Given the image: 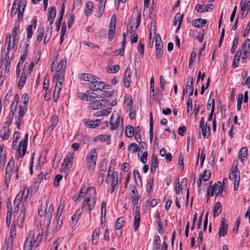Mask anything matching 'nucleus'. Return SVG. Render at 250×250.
I'll use <instances>...</instances> for the list:
<instances>
[{
    "mask_svg": "<svg viewBox=\"0 0 250 250\" xmlns=\"http://www.w3.org/2000/svg\"><path fill=\"white\" fill-rule=\"evenodd\" d=\"M129 195L130 197L131 203L134 206L133 215H134L133 227L135 230L139 228L140 221V213L139 208L141 203V199L139 197L138 192L136 187L134 186H129Z\"/></svg>",
    "mask_w": 250,
    "mask_h": 250,
    "instance_id": "nucleus-1",
    "label": "nucleus"
},
{
    "mask_svg": "<svg viewBox=\"0 0 250 250\" xmlns=\"http://www.w3.org/2000/svg\"><path fill=\"white\" fill-rule=\"evenodd\" d=\"M53 211V205L50 204L47 208L46 203L44 204L42 203L41 205V208L38 211V214L40 216L46 215L44 223L47 225V227L50 225Z\"/></svg>",
    "mask_w": 250,
    "mask_h": 250,
    "instance_id": "nucleus-2",
    "label": "nucleus"
},
{
    "mask_svg": "<svg viewBox=\"0 0 250 250\" xmlns=\"http://www.w3.org/2000/svg\"><path fill=\"white\" fill-rule=\"evenodd\" d=\"M97 158L98 154L95 148L91 149L89 151L84 162L86 169L90 171H93L96 167Z\"/></svg>",
    "mask_w": 250,
    "mask_h": 250,
    "instance_id": "nucleus-3",
    "label": "nucleus"
},
{
    "mask_svg": "<svg viewBox=\"0 0 250 250\" xmlns=\"http://www.w3.org/2000/svg\"><path fill=\"white\" fill-rule=\"evenodd\" d=\"M109 126L111 130L118 129L122 133L124 130L123 119L121 117L119 113H114L112 114L110 119Z\"/></svg>",
    "mask_w": 250,
    "mask_h": 250,
    "instance_id": "nucleus-4",
    "label": "nucleus"
},
{
    "mask_svg": "<svg viewBox=\"0 0 250 250\" xmlns=\"http://www.w3.org/2000/svg\"><path fill=\"white\" fill-rule=\"evenodd\" d=\"M105 182L110 185V188L109 189V192L110 193H112L118 184V172H110V169L109 168L105 179Z\"/></svg>",
    "mask_w": 250,
    "mask_h": 250,
    "instance_id": "nucleus-5",
    "label": "nucleus"
},
{
    "mask_svg": "<svg viewBox=\"0 0 250 250\" xmlns=\"http://www.w3.org/2000/svg\"><path fill=\"white\" fill-rule=\"evenodd\" d=\"M26 5V1L25 0H20L17 8L12 7L10 16L13 18L17 13L18 20L19 22H20L22 19Z\"/></svg>",
    "mask_w": 250,
    "mask_h": 250,
    "instance_id": "nucleus-6",
    "label": "nucleus"
},
{
    "mask_svg": "<svg viewBox=\"0 0 250 250\" xmlns=\"http://www.w3.org/2000/svg\"><path fill=\"white\" fill-rule=\"evenodd\" d=\"M74 156L75 153L73 152H69L66 155L61 167L62 172L67 173L69 169L72 167Z\"/></svg>",
    "mask_w": 250,
    "mask_h": 250,
    "instance_id": "nucleus-7",
    "label": "nucleus"
},
{
    "mask_svg": "<svg viewBox=\"0 0 250 250\" xmlns=\"http://www.w3.org/2000/svg\"><path fill=\"white\" fill-rule=\"evenodd\" d=\"M15 167L14 159L12 158L10 159L6 167V173L5 176V185L6 188H8L11 178L12 177L13 170Z\"/></svg>",
    "mask_w": 250,
    "mask_h": 250,
    "instance_id": "nucleus-8",
    "label": "nucleus"
},
{
    "mask_svg": "<svg viewBox=\"0 0 250 250\" xmlns=\"http://www.w3.org/2000/svg\"><path fill=\"white\" fill-rule=\"evenodd\" d=\"M18 41L16 39L13 38L12 42L11 43V35L8 33L6 35L5 46H7V53L9 51L14 50L15 51L17 50L18 46Z\"/></svg>",
    "mask_w": 250,
    "mask_h": 250,
    "instance_id": "nucleus-9",
    "label": "nucleus"
},
{
    "mask_svg": "<svg viewBox=\"0 0 250 250\" xmlns=\"http://www.w3.org/2000/svg\"><path fill=\"white\" fill-rule=\"evenodd\" d=\"M27 110L25 107H19L18 115L16 116L15 121L17 128L21 129V124L23 123V118L25 115Z\"/></svg>",
    "mask_w": 250,
    "mask_h": 250,
    "instance_id": "nucleus-10",
    "label": "nucleus"
},
{
    "mask_svg": "<svg viewBox=\"0 0 250 250\" xmlns=\"http://www.w3.org/2000/svg\"><path fill=\"white\" fill-rule=\"evenodd\" d=\"M83 188V196L85 197L84 200H89L91 199H96V192L95 188L93 187H90L87 188Z\"/></svg>",
    "mask_w": 250,
    "mask_h": 250,
    "instance_id": "nucleus-11",
    "label": "nucleus"
},
{
    "mask_svg": "<svg viewBox=\"0 0 250 250\" xmlns=\"http://www.w3.org/2000/svg\"><path fill=\"white\" fill-rule=\"evenodd\" d=\"M34 239V232L33 231H30L25 241L24 245L23 247L24 250H32L33 248L35 249V247H33V243H32Z\"/></svg>",
    "mask_w": 250,
    "mask_h": 250,
    "instance_id": "nucleus-12",
    "label": "nucleus"
},
{
    "mask_svg": "<svg viewBox=\"0 0 250 250\" xmlns=\"http://www.w3.org/2000/svg\"><path fill=\"white\" fill-rule=\"evenodd\" d=\"M28 134H26L25 135V137L23 139H22L20 143V154L18 158H20L24 156L26 153L27 150V142H28Z\"/></svg>",
    "mask_w": 250,
    "mask_h": 250,
    "instance_id": "nucleus-13",
    "label": "nucleus"
},
{
    "mask_svg": "<svg viewBox=\"0 0 250 250\" xmlns=\"http://www.w3.org/2000/svg\"><path fill=\"white\" fill-rule=\"evenodd\" d=\"M214 5L212 4L209 3L205 6L200 4H197L195 6V10L198 12H210L213 9Z\"/></svg>",
    "mask_w": 250,
    "mask_h": 250,
    "instance_id": "nucleus-14",
    "label": "nucleus"
},
{
    "mask_svg": "<svg viewBox=\"0 0 250 250\" xmlns=\"http://www.w3.org/2000/svg\"><path fill=\"white\" fill-rule=\"evenodd\" d=\"M240 173L238 169L237 166L236 165L234 166L233 164L231 167L230 174L229 176V180L232 181L233 179L240 180Z\"/></svg>",
    "mask_w": 250,
    "mask_h": 250,
    "instance_id": "nucleus-15",
    "label": "nucleus"
},
{
    "mask_svg": "<svg viewBox=\"0 0 250 250\" xmlns=\"http://www.w3.org/2000/svg\"><path fill=\"white\" fill-rule=\"evenodd\" d=\"M156 54L157 56L160 58L163 54V44L161 39L159 40L156 37L155 40Z\"/></svg>",
    "mask_w": 250,
    "mask_h": 250,
    "instance_id": "nucleus-16",
    "label": "nucleus"
},
{
    "mask_svg": "<svg viewBox=\"0 0 250 250\" xmlns=\"http://www.w3.org/2000/svg\"><path fill=\"white\" fill-rule=\"evenodd\" d=\"M96 199H91L89 200H84L82 205V208H85V209L91 211L95 207Z\"/></svg>",
    "mask_w": 250,
    "mask_h": 250,
    "instance_id": "nucleus-17",
    "label": "nucleus"
},
{
    "mask_svg": "<svg viewBox=\"0 0 250 250\" xmlns=\"http://www.w3.org/2000/svg\"><path fill=\"white\" fill-rule=\"evenodd\" d=\"M106 85L105 83L103 82H99L97 81V83H96L94 84H89L88 88L95 90L96 92H100V91L103 90V89H105Z\"/></svg>",
    "mask_w": 250,
    "mask_h": 250,
    "instance_id": "nucleus-18",
    "label": "nucleus"
},
{
    "mask_svg": "<svg viewBox=\"0 0 250 250\" xmlns=\"http://www.w3.org/2000/svg\"><path fill=\"white\" fill-rule=\"evenodd\" d=\"M227 221L225 218H223L222 219L221 223L220 226L218 234L220 236H224L227 233Z\"/></svg>",
    "mask_w": 250,
    "mask_h": 250,
    "instance_id": "nucleus-19",
    "label": "nucleus"
},
{
    "mask_svg": "<svg viewBox=\"0 0 250 250\" xmlns=\"http://www.w3.org/2000/svg\"><path fill=\"white\" fill-rule=\"evenodd\" d=\"M85 125L89 128H96L100 123L101 120L96 119L95 121L87 119L83 120Z\"/></svg>",
    "mask_w": 250,
    "mask_h": 250,
    "instance_id": "nucleus-20",
    "label": "nucleus"
},
{
    "mask_svg": "<svg viewBox=\"0 0 250 250\" xmlns=\"http://www.w3.org/2000/svg\"><path fill=\"white\" fill-rule=\"evenodd\" d=\"M193 78L192 76L188 77L186 86V92H189V96H192L193 93Z\"/></svg>",
    "mask_w": 250,
    "mask_h": 250,
    "instance_id": "nucleus-21",
    "label": "nucleus"
},
{
    "mask_svg": "<svg viewBox=\"0 0 250 250\" xmlns=\"http://www.w3.org/2000/svg\"><path fill=\"white\" fill-rule=\"evenodd\" d=\"M53 81L57 83L62 84L63 82V74L62 70H58L53 76Z\"/></svg>",
    "mask_w": 250,
    "mask_h": 250,
    "instance_id": "nucleus-22",
    "label": "nucleus"
},
{
    "mask_svg": "<svg viewBox=\"0 0 250 250\" xmlns=\"http://www.w3.org/2000/svg\"><path fill=\"white\" fill-rule=\"evenodd\" d=\"M32 24L28 25L26 28L27 38L30 39L32 38L33 35V27L35 29L37 26V20L35 18L31 21Z\"/></svg>",
    "mask_w": 250,
    "mask_h": 250,
    "instance_id": "nucleus-23",
    "label": "nucleus"
},
{
    "mask_svg": "<svg viewBox=\"0 0 250 250\" xmlns=\"http://www.w3.org/2000/svg\"><path fill=\"white\" fill-rule=\"evenodd\" d=\"M56 15V8L54 7H50L48 9V12L47 14V19L49 21V23L51 25L54 21V20Z\"/></svg>",
    "mask_w": 250,
    "mask_h": 250,
    "instance_id": "nucleus-24",
    "label": "nucleus"
},
{
    "mask_svg": "<svg viewBox=\"0 0 250 250\" xmlns=\"http://www.w3.org/2000/svg\"><path fill=\"white\" fill-rule=\"evenodd\" d=\"M25 209L21 210L17 219V225L20 228L23 227V223L25 219Z\"/></svg>",
    "mask_w": 250,
    "mask_h": 250,
    "instance_id": "nucleus-25",
    "label": "nucleus"
},
{
    "mask_svg": "<svg viewBox=\"0 0 250 250\" xmlns=\"http://www.w3.org/2000/svg\"><path fill=\"white\" fill-rule=\"evenodd\" d=\"M101 230L99 228H96L94 230L91 238L92 244L96 245L98 243V239Z\"/></svg>",
    "mask_w": 250,
    "mask_h": 250,
    "instance_id": "nucleus-26",
    "label": "nucleus"
},
{
    "mask_svg": "<svg viewBox=\"0 0 250 250\" xmlns=\"http://www.w3.org/2000/svg\"><path fill=\"white\" fill-rule=\"evenodd\" d=\"M130 69L128 68H127L126 71L125 72V76L124 78V86L126 88H128L130 85Z\"/></svg>",
    "mask_w": 250,
    "mask_h": 250,
    "instance_id": "nucleus-27",
    "label": "nucleus"
},
{
    "mask_svg": "<svg viewBox=\"0 0 250 250\" xmlns=\"http://www.w3.org/2000/svg\"><path fill=\"white\" fill-rule=\"evenodd\" d=\"M51 125L47 129V131H52L58 124V118L57 115H53L50 120Z\"/></svg>",
    "mask_w": 250,
    "mask_h": 250,
    "instance_id": "nucleus-28",
    "label": "nucleus"
},
{
    "mask_svg": "<svg viewBox=\"0 0 250 250\" xmlns=\"http://www.w3.org/2000/svg\"><path fill=\"white\" fill-rule=\"evenodd\" d=\"M13 235L9 234L8 237L5 241L4 245L6 247V250H13Z\"/></svg>",
    "mask_w": 250,
    "mask_h": 250,
    "instance_id": "nucleus-29",
    "label": "nucleus"
},
{
    "mask_svg": "<svg viewBox=\"0 0 250 250\" xmlns=\"http://www.w3.org/2000/svg\"><path fill=\"white\" fill-rule=\"evenodd\" d=\"M30 190L27 188H24L23 190H21L17 195H20V198L22 199V201L25 202L28 197Z\"/></svg>",
    "mask_w": 250,
    "mask_h": 250,
    "instance_id": "nucleus-30",
    "label": "nucleus"
},
{
    "mask_svg": "<svg viewBox=\"0 0 250 250\" xmlns=\"http://www.w3.org/2000/svg\"><path fill=\"white\" fill-rule=\"evenodd\" d=\"M94 4L91 1H88L86 3V9L84 11V14L86 17L90 16L93 12Z\"/></svg>",
    "mask_w": 250,
    "mask_h": 250,
    "instance_id": "nucleus-31",
    "label": "nucleus"
},
{
    "mask_svg": "<svg viewBox=\"0 0 250 250\" xmlns=\"http://www.w3.org/2000/svg\"><path fill=\"white\" fill-rule=\"evenodd\" d=\"M158 166L157 157L153 155L151 157L150 171L153 173L155 172L157 167Z\"/></svg>",
    "mask_w": 250,
    "mask_h": 250,
    "instance_id": "nucleus-32",
    "label": "nucleus"
},
{
    "mask_svg": "<svg viewBox=\"0 0 250 250\" xmlns=\"http://www.w3.org/2000/svg\"><path fill=\"white\" fill-rule=\"evenodd\" d=\"M183 18V14L181 15L179 13H177L174 19V25H176L178 22V27L176 28V30L178 31L180 28L182 21Z\"/></svg>",
    "mask_w": 250,
    "mask_h": 250,
    "instance_id": "nucleus-33",
    "label": "nucleus"
},
{
    "mask_svg": "<svg viewBox=\"0 0 250 250\" xmlns=\"http://www.w3.org/2000/svg\"><path fill=\"white\" fill-rule=\"evenodd\" d=\"M44 28L43 25H41L37 30V37L36 42L40 43L42 40L44 35Z\"/></svg>",
    "mask_w": 250,
    "mask_h": 250,
    "instance_id": "nucleus-34",
    "label": "nucleus"
},
{
    "mask_svg": "<svg viewBox=\"0 0 250 250\" xmlns=\"http://www.w3.org/2000/svg\"><path fill=\"white\" fill-rule=\"evenodd\" d=\"M153 179H149L146 184V189L147 196L150 198L152 196L153 190Z\"/></svg>",
    "mask_w": 250,
    "mask_h": 250,
    "instance_id": "nucleus-35",
    "label": "nucleus"
},
{
    "mask_svg": "<svg viewBox=\"0 0 250 250\" xmlns=\"http://www.w3.org/2000/svg\"><path fill=\"white\" fill-rule=\"evenodd\" d=\"M248 154V148L247 147H243L239 152V158L242 163H244L245 160L244 158H246Z\"/></svg>",
    "mask_w": 250,
    "mask_h": 250,
    "instance_id": "nucleus-36",
    "label": "nucleus"
},
{
    "mask_svg": "<svg viewBox=\"0 0 250 250\" xmlns=\"http://www.w3.org/2000/svg\"><path fill=\"white\" fill-rule=\"evenodd\" d=\"M211 188H214L216 196H218L220 194H222L223 189L221 182H218L216 184L214 185L213 187H211Z\"/></svg>",
    "mask_w": 250,
    "mask_h": 250,
    "instance_id": "nucleus-37",
    "label": "nucleus"
},
{
    "mask_svg": "<svg viewBox=\"0 0 250 250\" xmlns=\"http://www.w3.org/2000/svg\"><path fill=\"white\" fill-rule=\"evenodd\" d=\"M222 211V206L220 202H217L214 207L213 217L218 216Z\"/></svg>",
    "mask_w": 250,
    "mask_h": 250,
    "instance_id": "nucleus-38",
    "label": "nucleus"
},
{
    "mask_svg": "<svg viewBox=\"0 0 250 250\" xmlns=\"http://www.w3.org/2000/svg\"><path fill=\"white\" fill-rule=\"evenodd\" d=\"M156 222L157 224L158 229L157 230L160 234H162L164 232V230L163 228V223L161 221V219L160 218V214L157 213L156 215Z\"/></svg>",
    "mask_w": 250,
    "mask_h": 250,
    "instance_id": "nucleus-39",
    "label": "nucleus"
},
{
    "mask_svg": "<svg viewBox=\"0 0 250 250\" xmlns=\"http://www.w3.org/2000/svg\"><path fill=\"white\" fill-rule=\"evenodd\" d=\"M202 130V133L203 137L205 138H208L210 135V126L208 125L207 123L205 124V126L203 127L200 128Z\"/></svg>",
    "mask_w": 250,
    "mask_h": 250,
    "instance_id": "nucleus-40",
    "label": "nucleus"
},
{
    "mask_svg": "<svg viewBox=\"0 0 250 250\" xmlns=\"http://www.w3.org/2000/svg\"><path fill=\"white\" fill-rule=\"evenodd\" d=\"M131 20L133 21V22H134V23L132 24L131 27V29H132L134 26L135 31L136 29H137V28L138 27L140 24V15H137L135 18L134 17L133 18H132Z\"/></svg>",
    "mask_w": 250,
    "mask_h": 250,
    "instance_id": "nucleus-41",
    "label": "nucleus"
},
{
    "mask_svg": "<svg viewBox=\"0 0 250 250\" xmlns=\"http://www.w3.org/2000/svg\"><path fill=\"white\" fill-rule=\"evenodd\" d=\"M124 103L126 104L128 109H131L133 104V101L132 97L130 95H128L125 97Z\"/></svg>",
    "mask_w": 250,
    "mask_h": 250,
    "instance_id": "nucleus-42",
    "label": "nucleus"
},
{
    "mask_svg": "<svg viewBox=\"0 0 250 250\" xmlns=\"http://www.w3.org/2000/svg\"><path fill=\"white\" fill-rule=\"evenodd\" d=\"M161 243V239L158 235H155L154 237L153 241V249L155 250H158L160 249V246Z\"/></svg>",
    "mask_w": 250,
    "mask_h": 250,
    "instance_id": "nucleus-43",
    "label": "nucleus"
},
{
    "mask_svg": "<svg viewBox=\"0 0 250 250\" xmlns=\"http://www.w3.org/2000/svg\"><path fill=\"white\" fill-rule=\"evenodd\" d=\"M29 96L27 93H24L22 95L21 101L23 103V105H20L19 107H26V109L27 110V105L29 102Z\"/></svg>",
    "mask_w": 250,
    "mask_h": 250,
    "instance_id": "nucleus-44",
    "label": "nucleus"
},
{
    "mask_svg": "<svg viewBox=\"0 0 250 250\" xmlns=\"http://www.w3.org/2000/svg\"><path fill=\"white\" fill-rule=\"evenodd\" d=\"M242 49L245 53L250 52V39H247L242 44Z\"/></svg>",
    "mask_w": 250,
    "mask_h": 250,
    "instance_id": "nucleus-45",
    "label": "nucleus"
},
{
    "mask_svg": "<svg viewBox=\"0 0 250 250\" xmlns=\"http://www.w3.org/2000/svg\"><path fill=\"white\" fill-rule=\"evenodd\" d=\"M19 98H20V97H19V95L18 94H16L14 96L13 99V101H12L11 105V109H13V110H16L17 105H18L19 101Z\"/></svg>",
    "mask_w": 250,
    "mask_h": 250,
    "instance_id": "nucleus-46",
    "label": "nucleus"
},
{
    "mask_svg": "<svg viewBox=\"0 0 250 250\" xmlns=\"http://www.w3.org/2000/svg\"><path fill=\"white\" fill-rule=\"evenodd\" d=\"M128 150H131L132 153H135L138 151H140L139 146L136 143L130 144L127 148Z\"/></svg>",
    "mask_w": 250,
    "mask_h": 250,
    "instance_id": "nucleus-47",
    "label": "nucleus"
},
{
    "mask_svg": "<svg viewBox=\"0 0 250 250\" xmlns=\"http://www.w3.org/2000/svg\"><path fill=\"white\" fill-rule=\"evenodd\" d=\"M20 195H17L14 201V211H18L19 205H20V203L21 201H22V199H21L20 197Z\"/></svg>",
    "mask_w": 250,
    "mask_h": 250,
    "instance_id": "nucleus-48",
    "label": "nucleus"
},
{
    "mask_svg": "<svg viewBox=\"0 0 250 250\" xmlns=\"http://www.w3.org/2000/svg\"><path fill=\"white\" fill-rule=\"evenodd\" d=\"M89 104V108L92 110H98L100 109L99 101H92Z\"/></svg>",
    "mask_w": 250,
    "mask_h": 250,
    "instance_id": "nucleus-49",
    "label": "nucleus"
},
{
    "mask_svg": "<svg viewBox=\"0 0 250 250\" xmlns=\"http://www.w3.org/2000/svg\"><path fill=\"white\" fill-rule=\"evenodd\" d=\"M0 136L3 140H8L9 138L8 129L6 127H3L0 132Z\"/></svg>",
    "mask_w": 250,
    "mask_h": 250,
    "instance_id": "nucleus-50",
    "label": "nucleus"
},
{
    "mask_svg": "<svg viewBox=\"0 0 250 250\" xmlns=\"http://www.w3.org/2000/svg\"><path fill=\"white\" fill-rule=\"evenodd\" d=\"M52 35V29L49 27L46 28V33L44 38L43 43L44 44H46L49 41Z\"/></svg>",
    "mask_w": 250,
    "mask_h": 250,
    "instance_id": "nucleus-51",
    "label": "nucleus"
},
{
    "mask_svg": "<svg viewBox=\"0 0 250 250\" xmlns=\"http://www.w3.org/2000/svg\"><path fill=\"white\" fill-rule=\"evenodd\" d=\"M125 222V218L123 217H121L118 218L115 223V228L117 229H120L123 227V223Z\"/></svg>",
    "mask_w": 250,
    "mask_h": 250,
    "instance_id": "nucleus-52",
    "label": "nucleus"
},
{
    "mask_svg": "<svg viewBox=\"0 0 250 250\" xmlns=\"http://www.w3.org/2000/svg\"><path fill=\"white\" fill-rule=\"evenodd\" d=\"M116 26L109 25L108 30V40L111 41L114 38Z\"/></svg>",
    "mask_w": 250,
    "mask_h": 250,
    "instance_id": "nucleus-53",
    "label": "nucleus"
},
{
    "mask_svg": "<svg viewBox=\"0 0 250 250\" xmlns=\"http://www.w3.org/2000/svg\"><path fill=\"white\" fill-rule=\"evenodd\" d=\"M210 176V171L208 169L205 170L203 174L200 175V177L203 179L204 181H207Z\"/></svg>",
    "mask_w": 250,
    "mask_h": 250,
    "instance_id": "nucleus-54",
    "label": "nucleus"
},
{
    "mask_svg": "<svg viewBox=\"0 0 250 250\" xmlns=\"http://www.w3.org/2000/svg\"><path fill=\"white\" fill-rule=\"evenodd\" d=\"M125 134L126 136L128 138L132 137L134 134L133 127L131 126L127 125L125 129Z\"/></svg>",
    "mask_w": 250,
    "mask_h": 250,
    "instance_id": "nucleus-55",
    "label": "nucleus"
},
{
    "mask_svg": "<svg viewBox=\"0 0 250 250\" xmlns=\"http://www.w3.org/2000/svg\"><path fill=\"white\" fill-rule=\"evenodd\" d=\"M42 238V232L39 233L36 240L33 242V247L36 249L39 245Z\"/></svg>",
    "mask_w": 250,
    "mask_h": 250,
    "instance_id": "nucleus-56",
    "label": "nucleus"
},
{
    "mask_svg": "<svg viewBox=\"0 0 250 250\" xmlns=\"http://www.w3.org/2000/svg\"><path fill=\"white\" fill-rule=\"evenodd\" d=\"M63 207H64V205H62V203H61L59 205V206L58 207V208H57V214H56V218H62L61 216H62V214L63 211Z\"/></svg>",
    "mask_w": 250,
    "mask_h": 250,
    "instance_id": "nucleus-57",
    "label": "nucleus"
},
{
    "mask_svg": "<svg viewBox=\"0 0 250 250\" xmlns=\"http://www.w3.org/2000/svg\"><path fill=\"white\" fill-rule=\"evenodd\" d=\"M238 36H236L234 37L233 39L232 45L230 50V52L232 54L234 53L236 50V48L238 42Z\"/></svg>",
    "mask_w": 250,
    "mask_h": 250,
    "instance_id": "nucleus-58",
    "label": "nucleus"
},
{
    "mask_svg": "<svg viewBox=\"0 0 250 250\" xmlns=\"http://www.w3.org/2000/svg\"><path fill=\"white\" fill-rule=\"evenodd\" d=\"M99 105L100 109L104 107H106L110 103V100L109 99H101L99 100Z\"/></svg>",
    "mask_w": 250,
    "mask_h": 250,
    "instance_id": "nucleus-59",
    "label": "nucleus"
},
{
    "mask_svg": "<svg viewBox=\"0 0 250 250\" xmlns=\"http://www.w3.org/2000/svg\"><path fill=\"white\" fill-rule=\"evenodd\" d=\"M15 110H13V109H11L7 117V121L6 122V123H7L8 124H11L12 123V122L13 120L14 115L15 114Z\"/></svg>",
    "mask_w": 250,
    "mask_h": 250,
    "instance_id": "nucleus-60",
    "label": "nucleus"
},
{
    "mask_svg": "<svg viewBox=\"0 0 250 250\" xmlns=\"http://www.w3.org/2000/svg\"><path fill=\"white\" fill-rule=\"evenodd\" d=\"M243 99V94L240 93L238 96L237 103V109L240 110L241 108V105L242 104Z\"/></svg>",
    "mask_w": 250,
    "mask_h": 250,
    "instance_id": "nucleus-61",
    "label": "nucleus"
},
{
    "mask_svg": "<svg viewBox=\"0 0 250 250\" xmlns=\"http://www.w3.org/2000/svg\"><path fill=\"white\" fill-rule=\"evenodd\" d=\"M101 212H102V219H104V220L105 219L106 217V203L105 201H103L102 203V207H101Z\"/></svg>",
    "mask_w": 250,
    "mask_h": 250,
    "instance_id": "nucleus-62",
    "label": "nucleus"
},
{
    "mask_svg": "<svg viewBox=\"0 0 250 250\" xmlns=\"http://www.w3.org/2000/svg\"><path fill=\"white\" fill-rule=\"evenodd\" d=\"M79 97L83 100L86 101H91L92 97H90V96H87V94H85V93H79Z\"/></svg>",
    "mask_w": 250,
    "mask_h": 250,
    "instance_id": "nucleus-63",
    "label": "nucleus"
},
{
    "mask_svg": "<svg viewBox=\"0 0 250 250\" xmlns=\"http://www.w3.org/2000/svg\"><path fill=\"white\" fill-rule=\"evenodd\" d=\"M66 64V61L65 60H61L58 66V70H62L63 72V70L65 69Z\"/></svg>",
    "mask_w": 250,
    "mask_h": 250,
    "instance_id": "nucleus-64",
    "label": "nucleus"
}]
</instances>
